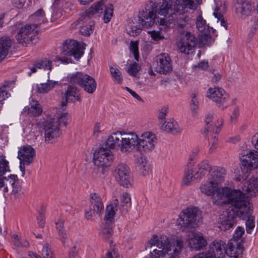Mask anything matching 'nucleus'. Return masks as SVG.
Returning a JSON list of instances; mask_svg holds the SVG:
<instances>
[{"label": "nucleus", "instance_id": "obj_1", "mask_svg": "<svg viewBox=\"0 0 258 258\" xmlns=\"http://www.w3.org/2000/svg\"><path fill=\"white\" fill-rule=\"evenodd\" d=\"M172 4V0L150 2L139 13L140 23L145 28L150 27L155 23L160 30H166L171 24H176L179 31L181 32L189 20L186 14L196 9H188L186 12L180 14L172 10L173 9Z\"/></svg>", "mask_w": 258, "mask_h": 258}, {"label": "nucleus", "instance_id": "obj_2", "mask_svg": "<svg viewBox=\"0 0 258 258\" xmlns=\"http://www.w3.org/2000/svg\"><path fill=\"white\" fill-rule=\"evenodd\" d=\"M219 194L222 202L229 203L237 208V216L240 219L246 220V232L251 233L255 226L254 218L252 216V205L239 190L224 188Z\"/></svg>", "mask_w": 258, "mask_h": 258}, {"label": "nucleus", "instance_id": "obj_3", "mask_svg": "<svg viewBox=\"0 0 258 258\" xmlns=\"http://www.w3.org/2000/svg\"><path fill=\"white\" fill-rule=\"evenodd\" d=\"M151 246H156L161 250L155 249L151 252V258H162L166 253L172 251L169 253L171 256H177L182 250L183 244V241L179 239H169L165 235L158 237L154 235L149 241Z\"/></svg>", "mask_w": 258, "mask_h": 258}, {"label": "nucleus", "instance_id": "obj_4", "mask_svg": "<svg viewBox=\"0 0 258 258\" xmlns=\"http://www.w3.org/2000/svg\"><path fill=\"white\" fill-rule=\"evenodd\" d=\"M139 144V137L133 132L125 133L118 132L110 136L106 142L110 148L117 147L122 153L131 152L135 147L137 148Z\"/></svg>", "mask_w": 258, "mask_h": 258}, {"label": "nucleus", "instance_id": "obj_5", "mask_svg": "<svg viewBox=\"0 0 258 258\" xmlns=\"http://www.w3.org/2000/svg\"><path fill=\"white\" fill-rule=\"evenodd\" d=\"M68 80L73 84H78L85 91L89 93H93L97 87V84L94 79L87 74L77 72L69 75Z\"/></svg>", "mask_w": 258, "mask_h": 258}, {"label": "nucleus", "instance_id": "obj_6", "mask_svg": "<svg viewBox=\"0 0 258 258\" xmlns=\"http://www.w3.org/2000/svg\"><path fill=\"white\" fill-rule=\"evenodd\" d=\"M19 29L16 36L17 41L22 45L28 44L32 42L34 43L33 40L35 39L34 31L35 29L31 25L27 24L22 26L21 23L17 22L12 27V32H15Z\"/></svg>", "mask_w": 258, "mask_h": 258}, {"label": "nucleus", "instance_id": "obj_7", "mask_svg": "<svg viewBox=\"0 0 258 258\" xmlns=\"http://www.w3.org/2000/svg\"><path fill=\"white\" fill-rule=\"evenodd\" d=\"M225 242L221 240H215L209 246V250L205 253H201L194 258H223L226 254Z\"/></svg>", "mask_w": 258, "mask_h": 258}, {"label": "nucleus", "instance_id": "obj_8", "mask_svg": "<svg viewBox=\"0 0 258 258\" xmlns=\"http://www.w3.org/2000/svg\"><path fill=\"white\" fill-rule=\"evenodd\" d=\"M86 44H81L78 41L73 40H67L63 44L61 53L64 55L73 56L78 60L84 54Z\"/></svg>", "mask_w": 258, "mask_h": 258}, {"label": "nucleus", "instance_id": "obj_9", "mask_svg": "<svg viewBox=\"0 0 258 258\" xmlns=\"http://www.w3.org/2000/svg\"><path fill=\"white\" fill-rule=\"evenodd\" d=\"M197 44L196 37L188 32L181 33L177 45L178 51L185 54L192 53Z\"/></svg>", "mask_w": 258, "mask_h": 258}, {"label": "nucleus", "instance_id": "obj_10", "mask_svg": "<svg viewBox=\"0 0 258 258\" xmlns=\"http://www.w3.org/2000/svg\"><path fill=\"white\" fill-rule=\"evenodd\" d=\"M200 214L198 208L192 207H188L182 211L177 220V224L182 230L192 226L196 217Z\"/></svg>", "mask_w": 258, "mask_h": 258}, {"label": "nucleus", "instance_id": "obj_11", "mask_svg": "<svg viewBox=\"0 0 258 258\" xmlns=\"http://www.w3.org/2000/svg\"><path fill=\"white\" fill-rule=\"evenodd\" d=\"M35 150L29 145L24 146L20 148L18 158L20 160V169L23 176L25 173V166L29 165L34 160Z\"/></svg>", "mask_w": 258, "mask_h": 258}, {"label": "nucleus", "instance_id": "obj_12", "mask_svg": "<svg viewBox=\"0 0 258 258\" xmlns=\"http://www.w3.org/2000/svg\"><path fill=\"white\" fill-rule=\"evenodd\" d=\"M113 155L111 150L107 148H100L94 153V164L97 166H108L113 160Z\"/></svg>", "mask_w": 258, "mask_h": 258}, {"label": "nucleus", "instance_id": "obj_13", "mask_svg": "<svg viewBox=\"0 0 258 258\" xmlns=\"http://www.w3.org/2000/svg\"><path fill=\"white\" fill-rule=\"evenodd\" d=\"M208 180L204 183L202 184L200 186V190L201 192L205 194L207 196H211L216 195L215 199L218 204H229V203H225L222 202V199H221L220 197V192L223 189L229 188L231 189L228 187H225L221 188H218V185L216 183L214 182L213 180Z\"/></svg>", "mask_w": 258, "mask_h": 258}, {"label": "nucleus", "instance_id": "obj_14", "mask_svg": "<svg viewBox=\"0 0 258 258\" xmlns=\"http://www.w3.org/2000/svg\"><path fill=\"white\" fill-rule=\"evenodd\" d=\"M45 142L51 144L55 142L59 136V129L55 124V119L49 118L43 125Z\"/></svg>", "mask_w": 258, "mask_h": 258}, {"label": "nucleus", "instance_id": "obj_15", "mask_svg": "<svg viewBox=\"0 0 258 258\" xmlns=\"http://www.w3.org/2000/svg\"><path fill=\"white\" fill-rule=\"evenodd\" d=\"M156 143V137L155 134L150 132L144 133L140 138H139L137 150L144 152L151 151L154 149Z\"/></svg>", "mask_w": 258, "mask_h": 258}, {"label": "nucleus", "instance_id": "obj_16", "mask_svg": "<svg viewBox=\"0 0 258 258\" xmlns=\"http://www.w3.org/2000/svg\"><path fill=\"white\" fill-rule=\"evenodd\" d=\"M242 166L246 167V173L249 169L258 167V151L251 150L249 151H243L240 156Z\"/></svg>", "mask_w": 258, "mask_h": 258}, {"label": "nucleus", "instance_id": "obj_17", "mask_svg": "<svg viewBox=\"0 0 258 258\" xmlns=\"http://www.w3.org/2000/svg\"><path fill=\"white\" fill-rule=\"evenodd\" d=\"M213 113H208L205 117V127L202 131L203 134L209 133L218 134L220 132L221 126L223 123V119L218 118L216 121L213 120Z\"/></svg>", "mask_w": 258, "mask_h": 258}, {"label": "nucleus", "instance_id": "obj_18", "mask_svg": "<svg viewBox=\"0 0 258 258\" xmlns=\"http://www.w3.org/2000/svg\"><path fill=\"white\" fill-rule=\"evenodd\" d=\"M230 211L226 212V213L221 215L220 221L219 222V227L221 230H226L233 227L236 223L237 208L232 206Z\"/></svg>", "mask_w": 258, "mask_h": 258}, {"label": "nucleus", "instance_id": "obj_19", "mask_svg": "<svg viewBox=\"0 0 258 258\" xmlns=\"http://www.w3.org/2000/svg\"><path fill=\"white\" fill-rule=\"evenodd\" d=\"M207 95L209 98L215 102L219 107H226V106H224V103L228 100V96L223 89L210 88L207 91Z\"/></svg>", "mask_w": 258, "mask_h": 258}, {"label": "nucleus", "instance_id": "obj_20", "mask_svg": "<svg viewBox=\"0 0 258 258\" xmlns=\"http://www.w3.org/2000/svg\"><path fill=\"white\" fill-rule=\"evenodd\" d=\"M202 0H172V10L180 14L186 12L188 9H197Z\"/></svg>", "mask_w": 258, "mask_h": 258}, {"label": "nucleus", "instance_id": "obj_21", "mask_svg": "<svg viewBox=\"0 0 258 258\" xmlns=\"http://www.w3.org/2000/svg\"><path fill=\"white\" fill-rule=\"evenodd\" d=\"M171 58L168 54L161 53L156 57V66L155 68L157 72L166 74L172 70Z\"/></svg>", "mask_w": 258, "mask_h": 258}, {"label": "nucleus", "instance_id": "obj_22", "mask_svg": "<svg viewBox=\"0 0 258 258\" xmlns=\"http://www.w3.org/2000/svg\"><path fill=\"white\" fill-rule=\"evenodd\" d=\"M129 169V167L126 164H120L114 171L116 180L121 185L125 187H128L131 183Z\"/></svg>", "mask_w": 258, "mask_h": 258}, {"label": "nucleus", "instance_id": "obj_23", "mask_svg": "<svg viewBox=\"0 0 258 258\" xmlns=\"http://www.w3.org/2000/svg\"><path fill=\"white\" fill-rule=\"evenodd\" d=\"M79 90L77 87L69 85L64 94L65 100L61 102V109L64 111L67 107L68 102H75L81 101V96L79 93Z\"/></svg>", "mask_w": 258, "mask_h": 258}, {"label": "nucleus", "instance_id": "obj_24", "mask_svg": "<svg viewBox=\"0 0 258 258\" xmlns=\"http://www.w3.org/2000/svg\"><path fill=\"white\" fill-rule=\"evenodd\" d=\"M3 192L6 193L12 189V193L15 194L20 191L21 187L17 175L10 174L7 177L5 176L4 181Z\"/></svg>", "mask_w": 258, "mask_h": 258}, {"label": "nucleus", "instance_id": "obj_25", "mask_svg": "<svg viewBox=\"0 0 258 258\" xmlns=\"http://www.w3.org/2000/svg\"><path fill=\"white\" fill-rule=\"evenodd\" d=\"M207 244L206 239L201 232L193 233L188 242L190 248L195 250H200L203 249Z\"/></svg>", "mask_w": 258, "mask_h": 258}, {"label": "nucleus", "instance_id": "obj_26", "mask_svg": "<svg viewBox=\"0 0 258 258\" xmlns=\"http://www.w3.org/2000/svg\"><path fill=\"white\" fill-rule=\"evenodd\" d=\"M104 8L105 5L102 1L93 4L86 12L85 16L81 18V21H86L89 18L99 17L103 13Z\"/></svg>", "mask_w": 258, "mask_h": 258}, {"label": "nucleus", "instance_id": "obj_27", "mask_svg": "<svg viewBox=\"0 0 258 258\" xmlns=\"http://www.w3.org/2000/svg\"><path fill=\"white\" fill-rule=\"evenodd\" d=\"M238 190H239V189ZM240 191L249 202L248 197L255 196L256 194H258L257 179L255 177L250 178L247 183V185H244L242 187V191L240 190Z\"/></svg>", "mask_w": 258, "mask_h": 258}, {"label": "nucleus", "instance_id": "obj_28", "mask_svg": "<svg viewBox=\"0 0 258 258\" xmlns=\"http://www.w3.org/2000/svg\"><path fill=\"white\" fill-rule=\"evenodd\" d=\"M241 244L230 240L227 244L226 254L231 258H238L242 253L243 246Z\"/></svg>", "mask_w": 258, "mask_h": 258}, {"label": "nucleus", "instance_id": "obj_29", "mask_svg": "<svg viewBox=\"0 0 258 258\" xmlns=\"http://www.w3.org/2000/svg\"><path fill=\"white\" fill-rule=\"evenodd\" d=\"M225 175V170L224 168L214 166L212 167L210 172L208 179H211L210 180H213L214 182L218 185L219 183L224 181Z\"/></svg>", "mask_w": 258, "mask_h": 258}, {"label": "nucleus", "instance_id": "obj_30", "mask_svg": "<svg viewBox=\"0 0 258 258\" xmlns=\"http://www.w3.org/2000/svg\"><path fill=\"white\" fill-rule=\"evenodd\" d=\"M159 126L161 130L172 134L180 133L181 130L177 122L174 119H170L167 121L161 122Z\"/></svg>", "mask_w": 258, "mask_h": 258}, {"label": "nucleus", "instance_id": "obj_31", "mask_svg": "<svg viewBox=\"0 0 258 258\" xmlns=\"http://www.w3.org/2000/svg\"><path fill=\"white\" fill-rule=\"evenodd\" d=\"M90 201L94 212L100 215L104 209V205L100 196L97 193L90 195Z\"/></svg>", "mask_w": 258, "mask_h": 258}, {"label": "nucleus", "instance_id": "obj_32", "mask_svg": "<svg viewBox=\"0 0 258 258\" xmlns=\"http://www.w3.org/2000/svg\"><path fill=\"white\" fill-rule=\"evenodd\" d=\"M24 112L30 116H36L41 114L42 109L37 100L32 99L30 101L29 106H26L24 108Z\"/></svg>", "mask_w": 258, "mask_h": 258}, {"label": "nucleus", "instance_id": "obj_33", "mask_svg": "<svg viewBox=\"0 0 258 258\" xmlns=\"http://www.w3.org/2000/svg\"><path fill=\"white\" fill-rule=\"evenodd\" d=\"M30 21L33 23L31 24L35 29L41 24H44L47 22V20L45 17L44 11L40 9L32 14L29 17Z\"/></svg>", "mask_w": 258, "mask_h": 258}, {"label": "nucleus", "instance_id": "obj_34", "mask_svg": "<svg viewBox=\"0 0 258 258\" xmlns=\"http://www.w3.org/2000/svg\"><path fill=\"white\" fill-rule=\"evenodd\" d=\"M12 46V41L9 37L6 36L0 37V61L6 57Z\"/></svg>", "mask_w": 258, "mask_h": 258}, {"label": "nucleus", "instance_id": "obj_35", "mask_svg": "<svg viewBox=\"0 0 258 258\" xmlns=\"http://www.w3.org/2000/svg\"><path fill=\"white\" fill-rule=\"evenodd\" d=\"M211 165L208 160H204L200 162L197 166V170L195 174L198 178H202L208 172H210L211 169Z\"/></svg>", "mask_w": 258, "mask_h": 258}, {"label": "nucleus", "instance_id": "obj_36", "mask_svg": "<svg viewBox=\"0 0 258 258\" xmlns=\"http://www.w3.org/2000/svg\"><path fill=\"white\" fill-rule=\"evenodd\" d=\"M37 69H43L44 70H49L50 71L52 69L51 61L45 58L36 62L33 67L30 68L31 72L28 73L29 75L30 76L32 73L36 72Z\"/></svg>", "mask_w": 258, "mask_h": 258}, {"label": "nucleus", "instance_id": "obj_37", "mask_svg": "<svg viewBox=\"0 0 258 258\" xmlns=\"http://www.w3.org/2000/svg\"><path fill=\"white\" fill-rule=\"evenodd\" d=\"M49 76V72L48 73ZM47 82L45 83H41L37 85L38 92L40 93H46L52 90L55 85L58 84V81L50 80L49 76H48Z\"/></svg>", "mask_w": 258, "mask_h": 258}, {"label": "nucleus", "instance_id": "obj_38", "mask_svg": "<svg viewBox=\"0 0 258 258\" xmlns=\"http://www.w3.org/2000/svg\"><path fill=\"white\" fill-rule=\"evenodd\" d=\"M136 167L141 174L144 176L148 174L150 168L146 160L142 156L137 158Z\"/></svg>", "mask_w": 258, "mask_h": 258}, {"label": "nucleus", "instance_id": "obj_39", "mask_svg": "<svg viewBox=\"0 0 258 258\" xmlns=\"http://www.w3.org/2000/svg\"><path fill=\"white\" fill-rule=\"evenodd\" d=\"M118 204L117 200H115L114 203H112L107 206L106 209V213L104 219L107 221H111L117 210V205Z\"/></svg>", "mask_w": 258, "mask_h": 258}, {"label": "nucleus", "instance_id": "obj_40", "mask_svg": "<svg viewBox=\"0 0 258 258\" xmlns=\"http://www.w3.org/2000/svg\"><path fill=\"white\" fill-rule=\"evenodd\" d=\"M194 168L191 166H188L187 169L184 173V176L183 178V183L185 185H189L190 183L198 178L197 175L194 173Z\"/></svg>", "mask_w": 258, "mask_h": 258}, {"label": "nucleus", "instance_id": "obj_41", "mask_svg": "<svg viewBox=\"0 0 258 258\" xmlns=\"http://www.w3.org/2000/svg\"><path fill=\"white\" fill-rule=\"evenodd\" d=\"M235 9L237 13H240L243 15H248L250 11V6L247 2H243L241 4L239 0H237Z\"/></svg>", "mask_w": 258, "mask_h": 258}, {"label": "nucleus", "instance_id": "obj_42", "mask_svg": "<svg viewBox=\"0 0 258 258\" xmlns=\"http://www.w3.org/2000/svg\"><path fill=\"white\" fill-rule=\"evenodd\" d=\"M64 220L62 219H58L56 222V228L58 231V234L62 242L64 243L67 238V236L64 229Z\"/></svg>", "mask_w": 258, "mask_h": 258}, {"label": "nucleus", "instance_id": "obj_43", "mask_svg": "<svg viewBox=\"0 0 258 258\" xmlns=\"http://www.w3.org/2000/svg\"><path fill=\"white\" fill-rule=\"evenodd\" d=\"M244 233V229L241 226H238L235 230L233 238L230 239V241H236L238 243L242 244L243 242V235Z\"/></svg>", "mask_w": 258, "mask_h": 258}, {"label": "nucleus", "instance_id": "obj_44", "mask_svg": "<svg viewBox=\"0 0 258 258\" xmlns=\"http://www.w3.org/2000/svg\"><path fill=\"white\" fill-rule=\"evenodd\" d=\"M127 33L132 36H137L141 31L140 27H138L133 22H130L126 28Z\"/></svg>", "mask_w": 258, "mask_h": 258}, {"label": "nucleus", "instance_id": "obj_45", "mask_svg": "<svg viewBox=\"0 0 258 258\" xmlns=\"http://www.w3.org/2000/svg\"><path fill=\"white\" fill-rule=\"evenodd\" d=\"M9 162L6 160L4 156H0V174L5 175L6 172H10Z\"/></svg>", "mask_w": 258, "mask_h": 258}, {"label": "nucleus", "instance_id": "obj_46", "mask_svg": "<svg viewBox=\"0 0 258 258\" xmlns=\"http://www.w3.org/2000/svg\"><path fill=\"white\" fill-rule=\"evenodd\" d=\"M113 6L112 4H109L107 6H105L103 13L104 21L105 23H108L110 21L113 15Z\"/></svg>", "mask_w": 258, "mask_h": 258}, {"label": "nucleus", "instance_id": "obj_47", "mask_svg": "<svg viewBox=\"0 0 258 258\" xmlns=\"http://www.w3.org/2000/svg\"><path fill=\"white\" fill-rule=\"evenodd\" d=\"M210 136H211V139L208 138V140L209 141L210 144V148H209V152L212 153L213 152L215 149L217 148V144H218V138L217 135L218 134L215 133H210Z\"/></svg>", "mask_w": 258, "mask_h": 258}, {"label": "nucleus", "instance_id": "obj_48", "mask_svg": "<svg viewBox=\"0 0 258 258\" xmlns=\"http://www.w3.org/2000/svg\"><path fill=\"white\" fill-rule=\"evenodd\" d=\"M139 42L138 41H132L130 43V51L134 54V57L137 61L139 60Z\"/></svg>", "mask_w": 258, "mask_h": 258}, {"label": "nucleus", "instance_id": "obj_49", "mask_svg": "<svg viewBox=\"0 0 258 258\" xmlns=\"http://www.w3.org/2000/svg\"><path fill=\"white\" fill-rule=\"evenodd\" d=\"M169 112L168 107L167 106H163L159 110L158 113V119L159 120V125L161 124V122H164V119Z\"/></svg>", "mask_w": 258, "mask_h": 258}, {"label": "nucleus", "instance_id": "obj_50", "mask_svg": "<svg viewBox=\"0 0 258 258\" xmlns=\"http://www.w3.org/2000/svg\"><path fill=\"white\" fill-rule=\"evenodd\" d=\"M141 67L139 64L137 62H134L129 65L126 71L130 76L136 77Z\"/></svg>", "mask_w": 258, "mask_h": 258}, {"label": "nucleus", "instance_id": "obj_51", "mask_svg": "<svg viewBox=\"0 0 258 258\" xmlns=\"http://www.w3.org/2000/svg\"><path fill=\"white\" fill-rule=\"evenodd\" d=\"M110 71L112 77L114 78L119 84H121L122 78L120 71L116 68L110 67Z\"/></svg>", "mask_w": 258, "mask_h": 258}, {"label": "nucleus", "instance_id": "obj_52", "mask_svg": "<svg viewBox=\"0 0 258 258\" xmlns=\"http://www.w3.org/2000/svg\"><path fill=\"white\" fill-rule=\"evenodd\" d=\"M94 28V23L92 22L89 25H86L81 27L80 29V32L84 35L88 36L93 33Z\"/></svg>", "mask_w": 258, "mask_h": 258}, {"label": "nucleus", "instance_id": "obj_53", "mask_svg": "<svg viewBox=\"0 0 258 258\" xmlns=\"http://www.w3.org/2000/svg\"><path fill=\"white\" fill-rule=\"evenodd\" d=\"M38 212V215L37 216V223L40 227L43 228L45 225V209L43 206L41 207V209Z\"/></svg>", "mask_w": 258, "mask_h": 258}, {"label": "nucleus", "instance_id": "obj_54", "mask_svg": "<svg viewBox=\"0 0 258 258\" xmlns=\"http://www.w3.org/2000/svg\"><path fill=\"white\" fill-rule=\"evenodd\" d=\"M42 254L44 258H52L53 253L48 244L44 245L42 249Z\"/></svg>", "mask_w": 258, "mask_h": 258}, {"label": "nucleus", "instance_id": "obj_55", "mask_svg": "<svg viewBox=\"0 0 258 258\" xmlns=\"http://www.w3.org/2000/svg\"><path fill=\"white\" fill-rule=\"evenodd\" d=\"M131 205V199L130 195L125 192L123 193L121 196V205L122 207L126 206L127 207L128 206H130Z\"/></svg>", "mask_w": 258, "mask_h": 258}, {"label": "nucleus", "instance_id": "obj_56", "mask_svg": "<svg viewBox=\"0 0 258 258\" xmlns=\"http://www.w3.org/2000/svg\"><path fill=\"white\" fill-rule=\"evenodd\" d=\"M219 8H216L215 12L213 13L214 16L217 18L218 22H220V24L221 26L225 27L226 29H227V24L224 20L223 16L221 14L220 12H219Z\"/></svg>", "mask_w": 258, "mask_h": 258}, {"label": "nucleus", "instance_id": "obj_57", "mask_svg": "<svg viewBox=\"0 0 258 258\" xmlns=\"http://www.w3.org/2000/svg\"><path fill=\"white\" fill-rule=\"evenodd\" d=\"M206 22L203 18L201 15H200L197 18L196 25L198 29L200 31H203L206 27Z\"/></svg>", "mask_w": 258, "mask_h": 258}, {"label": "nucleus", "instance_id": "obj_58", "mask_svg": "<svg viewBox=\"0 0 258 258\" xmlns=\"http://www.w3.org/2000/svg\"><path fill=\"white\" fill-rule=\"evenodd\" d=\"M68 114L67 113H63L61 115L57 117L56 122H58V124L59 125H65L68 120Z\"/></svg>", "mask_w": 258, "mask_h": 258}, {"label": "nucleus", "instance_id": "obj_59", "mask_svg": "<svg viewBox=\"0 0 258 258\" xmlns=\"http://www.w3.org/2000/svg\"><path fill=\"white\" fill-rule=\"evenodd\" d=\"M239 115V109L238 107H235L232 112L230 120L232 122H234L236 121Z\"/></svg>", "mask_w": 258, "mask_h": 258}, {"label": "nucleus", "instance_id": "obj_60", "mask_svg": "<svg viewBox=\"0 0 258 258\" xmlns=\"http://www.w3.org/2000/svg\"><path fill=\"white\" fill-rule=\"evenodd\" d=\"M150 34L152 38L154 40L158 41L164 38L163 35L159 31H152Z\"/></svg>", "mask_w": 258, "mask_h": 258}, {"label": "nucleus", "instance_id": "obj_61", "mask_svg": "<svg viewBox=\"0 0 258 258\" xmlns=\"http://www.w3.org/2000/svg\"><path fill=\"white\" fill-rule=\"evenodd\" d=\"M190 106V109L193 111H196L199 107V102L198 99L196 97L195 95L192 97V99L191 101Z\"/></svg>", "mask_w": 258, "mask_h": 258}, {"label": "nucleus", "instance_id": "obj_62", "mask_svg": "<svg viewBox=\"0 0 258 258\" xmlns=\"http://www.w3.org/2000/svg\"><path fill=\"white\" fill-rule=\"evenodd\" d=\"M5 88V86H3L0 89V102L8 98L10 95V93L4 90Z\"/></svg>", "mask_w": 258, "mask_h": 258}, {"label": "nucleus", "instance_id": "obj_63", "mask_svg": "<svg viewBox=\"0 0 258 258\" xmlns=\"http://www.w3.org/2000/svg\"><path fill=\"white\" fill-rule=\"evenodd\" d=\"M195 68H198L202 70H206L208 69L209 65L208 61L203 60L200 61L197 65H196Z\"/></svg>", "mask_w": 258, "mask_h": 258}, {"label": "nucleus", "instance_id": "obj_64", "mask_svg": "<svg viewBox=\"0 0 258 258\" xmlns=\"http://www.w3.org/2000/svg\"><path fill=\"white\" fill-rule=\"evenodd\" d=\"M101 130L100 128V124L99 122H96L93 128V135L98 137L99 134L101 133Z\"/></svg>", "mask_w": 258, "mask_h": 258}]
</instances>
